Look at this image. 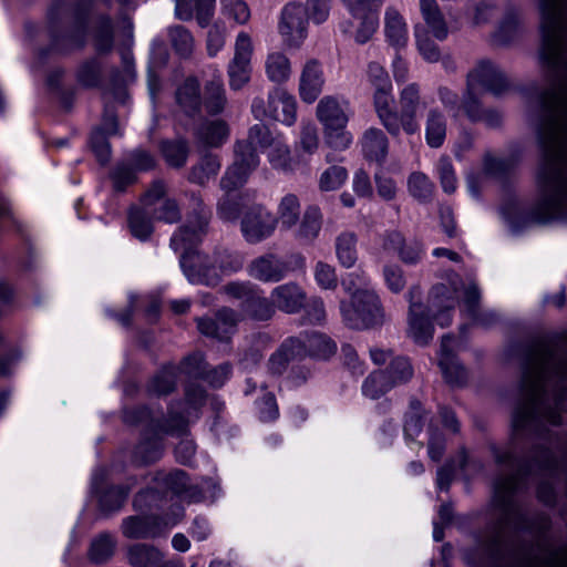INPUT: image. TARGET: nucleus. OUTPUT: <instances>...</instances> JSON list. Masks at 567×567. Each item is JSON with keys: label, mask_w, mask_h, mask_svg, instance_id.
Listing matches in <instances>:
<instances>
[{"label": "nucleus", "mask_w": 567, "mask_h": 567, "mask_svg": "<svg viewBox=\"0 0 567 567\" xmlns=\"http://www.w3.org/2000/svg\"><path fill=\"white\" fill-rule=\"evenodd\" d=\"M539 10L540 60L549 86L539 95L538 198L527 218L535 224H548L567 220V0H539Z\"/></svg>", "instance_id": "1"}, {"label": "nucleus", "mask_w": 567, "mask_h": 567, "mask_svg": "<svg viewBox=\"0 0 567 567\" xmlns=\"http://www.w3.org/2000/svg\"><path fill=\"white\" fill-rule=\"evenodd\" d=\"M185 196L189 199L186 220L173 234L171 247L176 252L183 251L179 264L192 284L216 286L220 281V276L215 257L195 249L208 233L212 210L205 205L198 192H185Z\"/></svg>", "instance_id": "2"}, {"label": "nucleus", "mask_w": 567, "mask_h": 567, "mask_svg": "<svg viewBox=\"0 0 567 567\" xmlns=\"http://www.w3.org/2000/svg\"><path fill=\"white\" fill-rule=\"evenodd\" d=\"M206 398L207 393L203 386L189 383L185 386V401L171 403L166 417H155L148 408L138 406L124 412V422L138 423L150 420V425L154 432L182 436L187 432V416L190 415L192 411L197 413L205 405Z\"/></svg>", "instance_id": "3"}, {"label": "nucleus", "mask_w": 567, "mask_h": 567, "mask_svg": "<svg viewBox=\"0 0 567 567\" xmlns=\"http://www.w3.org/2000/svg\"><path fill=\"white\" fill-rule=\"evenodd\" d=\"M49 51L66 54L82 49L87 37V13L79 4L61 2L49 13Z\"/></svg>", "instance_id": "4"}, {"label": "nucleus", "mask_w": 567, "mask_h": 567, "mask_svg": "<svg viewBox=\"0 0 567 567\" xmlns=\"http://www.w3.org/2000/svg\"><path fill=\"white\" fill-rule=\"evenodd\" d=\"M392 103H386V112L391 118L378 117L388 133L394 137L399 136L401 131L408 135L417 133L420 131L417 112L424 106L420 85L417 83H410L400 91L399 112L393 109Z\"/></svg>", "instance_id": "5"}, {"label": "nucleus", "mask_w": 567, "mask_h": 567, "mask_svg": "<svg viewBox=\"0 0 567 567\" xmlns=\"http://www.w3.org/2000/svg\"><path fill=\"white\" fill-rule=\"evenodd\" d=\"M340 311L344 323L351 329H369L384 321L380 298L372 290H357L351 301L340 302Z\"/></svg>", "instance_id": "6"}, {"label": "nucleus", "mask_w": 567, "mask_h": 567, "mask_svg": "<svg viewBox=\"0 0 567 567\" xmlns=\"http://www.w3.org/2000/svg\"><path fill=\"white\" fill-rule=\"evenodd\" d=\"M223 291L235 299L241 300V312L255 321H268L276 311L271 298L250 281H230L223 287Z\"/></svg>", "instance_id": "7"}, {"label": "nucleus", "mask_w": 567, "mask_h": 567, "mask_svg": "<svg viewBox=\"0 0 567 567\" xmlns=\"http://www.w3.org/2000/svg\"><path fill=\"white\" fill-rule=\"evenodd\" d=\"M462 287V279L453 275L431 288L426 307L441 327H447L452 322L451 312L458 302Z\"/></svg>", "instance_id": "8"}, {"label": "nucleus", "mask_w": 567, "mask_h": 567, "mask_svg": "<svg viewBox=\"0 0 567 567\" xmlns=\"http://www.w3.org/2000/svg\"><path fill=\"white\" fill-rule=\"evenodd\" d=\"M277 229V218L265 205L254 204L247 207L240 220V231L250 245L270 238Z\"/></svg>", "instance_id": "9"}, {"label": "nucleus", "mask_w": 567, "mask_h": 567, "mask_svg": "<svg viewBox=\"0 0 567 567\" xmlns=\"http://www.w3.org/2000/svg\"><path fill=\"white\" fill-rule=\"evenodd\" d=\"M309 14L307 8L297 1L285 4L278 23V31L285 44L298 48L308 34Z\"/></svg>", "instance_id": "10"}, {"label": "nucleus", "mask_w": 567, "mask_h": 567, "mask_svg": "<svg viewBox=\"0 0 567 567\" xmlns=\"http://www.w3.org/2000/svg\"><path fill=\"white\" fill-rule=\"evenodd\" d=\"M258 165L259 157L256 150L244 141L237 142L235 145V161L220 178V188L225 192L237 189Z\"/></svg>", "instance_id": "11"}, {"label": "nucleus", "mask_w": 567, "mask_h": 567, "mask_svg": "<svg viewBox=\"0 0 567 567\" xmlns=\"http://www.w3.org/2000/svg\"><path fill=\"white\" fill-rule=\"evenodd\" d=\"M252 52L251 38L246 32H240L236 38L234 58L227 65V75L231 90L239 91L249 83L252 72Z\"/></svg>", "instance_id": "12"}, {"label": "nucleus", "mask_w": 567, "mask_h": 567, "mask_svg": "<svg viewBox=\"0 0 567 567\" xmlns=\"http://www.w3.org/2000/svg\"><path fill=\"white\" fill-rule=\"evenodd\" d=\"M466 85L475 90L483 87L495 96H502L511 90L507 75L489 60L477 62L467 73Z\"/></svg>", "instance_id": "13"}, {"label": "nucleus", "mask_w": 567, "mask_h": 567, "mask_svg": "<svg viewBox=\"0 0 567 567\" xmlns=\"http://www.w3.org/2000/svg\"><path fill=\"white\" fill-rule=\"evenodd\" d=\"M183 514L179 513L178 516ZM179 517L171 519L155 514L132 515L122 520L121 530L128 539H151L161 536L169 526L175 525Z\"/></svg>", "instance_id": "14"}, {"label": "nucleus", "mask_w": 567, "mask_h": 567, "mask_svg": "<svg viewBox=\"0 0 567 567\" xmlns=\"http://www.w3.org/2000/svg\"><path fill=\"white\" fill-rule=\"evenodd\" d=\"M421 289L419 286L410 288L408 298L409 307V332L412 339L419 344H426L433 338V326L427 307L421 302Z\"/></svg>", "instance_id": "15"}, {"label": "nucleus", "mask_w": 567, "mask_h": 567, "mask_svg": "<svg viewBox=\"0 0 567 567\" xmlns=\"http://www.w3.org/2000/svg\"><path fill=\"white\" fill-rule=\"evenodd\" d=\"M288 271L287 262L272 252L254 258L247 266L248 276L265 284L281 281Z\"/></svg>", "instance_id": "16"}, {"label": "nucleus", "mask_w": 567, "mask_h": 567, "mask_svg": "<svg viewBox=\"0 0 567 567\" xmlns=\"http://www.w3.org/2000/svg\"><path fill=\"white\" fill-rule=\"evenodd\" d=\"M368 82L374 87L373 105L378 117H390L386 103L393 102L392 83L386 70L378 62H370L367 69Z\"/></svg>", "instance_id": "17"}, {"label": "nucleus", "mask_w": 567, "mask_h": 567, "mask_svg": "<svg viewBox=\"0 0 567 567\" xmlns=\"http://www.w3.org/2000/svg\"><path fill=\"white\" fill-rule=\"evenodd\" d=\"M126 560L131 567H184L181 559H167L157 547L145 543L128 546Z\"/></svg>", "instance_id": "18"}, {"label": "nucleus", "mask_w": 567, "mask_h": 567, "mask_svg": "<svg viewBox=\"0 0 567 567\" xmlns=\"http://www.w3.org/2000/svg\"><path fill=\"white\" fill-rule=\"evenodd\" d=\"M270 298L275 311L279 310L287 315L299 313L307 305V292L297 282L289 281L272 288Z\"/></svg>", "instance_id": "19"}, {"label": "nucleus", "mask_w": 567, "mask_h": 567, "mask_svg": "<svg viewBox=\"0 0 567 567\" xmlns=\"http://www.w3.org/2000/svg\"><path fill=\"white\" fill-rule=\"evenodd\" d=\"M239 320L237 311L225 307L217 311L214 319L198 318L197 328L200 333L207 337L226 341L236 331Z\"/></svg>", "instance_id": "20"}, {"label": "nucleus", "mask_w": 567, "mask_h": 567, "mask_svg": "<svg viewBox=\"0 0 567 567\" xmlns=\"http://www.w3.org/2000/svg\"><path fill=\"white\" fill-rule=\"evenodd\" d=\"M455 339L443 336L441 340L439 365L444 380L452 386H463L467 382V372L454 354Z\"/></svg>", "instance_id": "21"}, {"label": "nucleus", "mask_w": 567, "mask_h": 567, "mask_svg": "<svg viewBox=\"0 0 567 567\" xmlns=\"http://www.w3.org/2000/svg\"><path fill=\"white\" fill-rule=\"evenodd\" d=\"M105 470H99L93 475L92 486L93 489L99 494V507L103 513L110 514L120 511L131 491L136 484V480H130L127 485L110 486L103 491H100V482L104 478Z\"/></svg>", "instance_id": "22"}, {"label": "nucleus", "mask_w": 567, "mask_h": 567, "mask_svg": "<svg viewBox=\"0 0 567 567\" xmlns=\"http://www.w3.org/2000/svg\"><path fill=\"white\" fill-rule=\"evenodd\" d=\"M324 75L317 60L305 63L299 79V95L305 103H313L322 92Z\"/></svg>", "instance_id": "23"}, {"label": "nucleus", "mask_w": 567, "mask_h": 567, "mask_svg": "<svg viewBox=\"0 0 567 567\" xmlns=\"http://www.w3.org/2000/svg\"><path fill=\"white\" fill-rule=\"evenodd\" d=\"M269 117L286 125H292L297 120V102L286 90L275 87L268 94Z\"/></svg>", "instance_id": "24"}, {"label": "nucleus", "mask_w": 567, "mask_h": 567, "mask_svg": "<svg viewBox=\"0 0 567 567\" xmlns=\"http://www.w3.org/2000/svg\"><path fill=\"white\" fill-rule=\"evenodd\" d=\"M216 0H175V14L179 20L189 21L194 17L202 28L209 25Z\"/></svg>", "instance_id": "25"}, {"label": "nucleus", "mask_w": 567, "mask_h": 567, "mask_svg": "<svg viewBox=\"0 0 567 567\" xmlns=\"http://www.w3.org/2000/svg\"><path fill=\"white\" fill-rule=\"evenodd\" d=\"M364 158L383 165L389 153V140L385 133L378 127L368 128L360 141Z\"/></svg>", "instance_id": "26"}, {"label": "nucleus", "mask_w": 567, "mask_h": 567, "mask_svg": "<svg viewBox=\"0 0 567 567\" xmlns=\"http://www.w3.org/2000/svg\"><path fill=\"white\" fill-rule=\"evenodd\" d=\"M347 107V102H340L334 96H324L317 105V118L324 128L332 126H347L349 121Z\"/></svg>", "instance_id": "27"}, {"label": "nucleus", "mask_w": 567, "mask_h": 567, "mask_svg": "<svg viewBox=\"0 0 567 567\" xmlns=\"http://www.w3.org/2000/svg\"><path fill=\"white\" fill-rule=\"evenodd\" d=\"M384 34L386 42L395 49L405 48L409 40L408 24L394 7H388L384 13Z\"/></svg>", "instance_id": "28"}, {"label": "nucleus", "mask_w": 567, "mask_h": 567, "mask_svg": "<svg viewBox=\"0 0 567 567\" xmlns=\"http://www.w3.org/2000/svg\"><path fill=\"white\" fill-rule=\"evenodd\" d=\"M419 4L422 19L429 31L439 41H444L449 35V27L436 0H419Z\"/></svg>", "instance_id": "29"}, {"label": "nucleus", "mask_w": 567, "mask_h": 567, "mask_svg": "<svg viewBox=\"0 0 567 567\" xmlns=\"http://www.w3.org/2000/svg\"><path fill=\"white\" fill-rule=\"evenodd\" d=\"M447 131L445 115L439 107H432L426 113L425 118V141L432 148H439L443 145Z\"/></svg>", "instance_id": "30"}, {"label": "nucleus", "mask_w": 567, "mask_h": 567, "mask_svg": "<svg viewBox=\"0 0 567 567\" xmlns=\"http://www.w3.org/2000/svg\"><path fill=\"white\" fill-rule=\"evenodd\" d=\"M176 101L186 114H197L202 105L199 82L187 78L176 91Z\"/></svg>", "instance_id": "31"}, {"label": "nucleus", "mask_w": 567, "mask_h": 567, "mask_svg": "<svg viewBox=\"0 0 567 567\" xmlns=\"http://www.w3.org/2000/svg\"><path fill=\"white\" fill-rule=\"evenodd\" d=\"M220 167L221 163L217 155L206 154L190 167L187 179L189 183L205 186L218 174Z\"/></svg>", "instance_id": "32"}, {"label": "nucleus", "mask_w": 567, "mask_h": 567, "mask_svg": "<svg viewBox=\"0 0 567 567\" xmlns=\"http://www.w3.org/2000/svg\"><path fill=\"white\" fill-rule=\"evenodd\" d=\"M357 245L358 236L353 231L344 230L336 237V256L341 266L351 268L355 265L358 260Z\"/></svg>", "instance_id": "33"}, {"label": "nucleus", "mask_w": 567, "mask_h": 567, "mask_svg": "<svg viewBox=\"0 0 567 567\" xmlns=\"http://www.w3.org/2000/svg\"><path fill=\"white\" fill-rule=\"evenodd\" d=\"M227 103L226 91L220 74L205 84L203 104L209 114H218L224 111Z\"/></svg>", "instance_id": "34"}, {"label": "nucleus", "mask_w": 567, "mask_h": 567, "mask_svg": "<svg viewBox=\"0 0 567 567\" xmlns=\"http://www.w3.org/2000/svg\"><path fill=\"white\" fill-rule=\"evenodd\" d=\"M301 205L298 196L288 193L282 196L277 206V225L280 223L284 229H291L300 219Z\"/></svg>", "instance_id": "35"}, {"label": "nucleus", "mask_w": 567, "mask_h": 567, "mask_svg": "<svg viewBox=\"0 0 567 567\" xmlns=\"http://www.w3.org/2000/svg\"><path fill=\"white\" fill-rule=\"evenodd\" d=\"M137 424H145L147 429L156 435L153 439H146L136 445L134 450V461L140 464H151L158 461L163 453V444L159 437L161 433H156L150 425V420H144Z\"/></svg>", "instance_id": "36"}, {"label": "nucleus", "mask_w": 567, "mask_h": 567, "mask_svg": "<svg viewBox=\"0 0 567 567\" xmlns=\"http://www.w3.org/2000/svg\"><path fill=\"white\" fill-rule=\"evenodd\" d=\"M75 79L82 87H99L103 80V68L101 61L96 58H90L82 61L75 70Z\"/></svg>", "instance_id": "37"}, {"label": "nucleus", "mask_w": 567, "mask_h": 567, "mask_svg": "<svg viewBox=\"0 0 567 567\" xmlns=\"http://www.w3.org/2000/svg\"><path fill=\"white\" fill-rule=\"evenodd\" d=\"M228 135V125L223 120L204 122L197 130L198 140L210 147L223 145L227 141Z\"/></svg>", "instance_id": "38"}, {"label": "nucleus", "mask_w": 567, "mask_h": 567, "mask_svg": "<svg viewBox=\"0 0 567 567\" xmlns=\"http://www.w3.org/2000/svg\"><path fill=\"white\" fill-rule=\"evenodd\" d=\"M267 78L275 83H285L291 75V63L282 52H271L265 61Z\"/></svg>", "instance_id": "39"}, {"label": "nucleus", "mask_w": 567, "mask_h": 567, "mask_svg": "<svg viewBox=\"0 0 567 567\" xmlns=\"http://www.w3.org/2000/svg\"><path fill=\"white\" fill-rule=\"evenodd\" d=\"M178 375L177 365L166 364L153 377L148 390L158 396L168 395L176 389Z\"/></svg>", "instance_id": "40"}, {"label": "nucleus", "mask_w": 567, "mask_h": 567, "mask_svg": "<svg viewBox=\"0 0 567 567\" xmlns=\"http://www.w3.org/2000/svg\"><path fill=\"white\" fill-rule=\"evenodd\" d=\"M322 226V214L318 206H308L297 230V238L305 243H312L319 235Z\"/></svg>", "instance_id": "41"}, {"label": "nucleus", "mask_w": 567, "mask_h": 567, "mask_svg": "<svg viewBox=\"0 0 567 567\" xmlns=\"http://www.w3.org/2000/svg\"><path fill=\"white\" fill-rule=\"evenodd\" d=\"M188 481L187 474L182 470L171 472L158 471L153 477V482L165 492V495L171 492L174 495L182 496Z\"/></svg>", "instance_id": "42"}, {"label": "nucleus", "mask_w": 567, "mask_h": 567, "mask_svg": "<svg viewBox=\"0 0 567 567\" xmlns=\"http://www.w3.org/2000/svg\"><path fill=\"white\" fill-rule=\"evenodd\" d=\"M127 223L131 234L140 240L148 239L154 230L152 218L146 208L132 207L128 212Z\"/></svg>", "instance_id": "43"}, {"label": "nucleus", "mask_w": 567, "mask_h": 567, "mask_svg": "<svg viewBox=\"0 0 567 567\" xmlns=\"http://www.w3.org/2000/svg\"><path fill=\"white\" fill-rule=\"evenodd\" d=\"M481 293L476 285L472 284L464 291V307L468 316L482 326H489L496 320V316L492 312L483 313L480 310Z\"/></svg>", "instance_id": "44"}, {"label": "nucleus", "mask_w": 567, "mask_h": 567, "mask_svg": "<svg viewBox=\"0 0 567 567\" xmlns=\"http://www.w3.org/2000/svg\"><path fill=\"white\" fill-rule=\"evenodd\" d=\"M435 186L422 172H413L408 178V190L410 195L421 204L432 200Z\"/></svg>", "instance_id": "45"}, {"label": "nucleus", "mask_w": 567, "mask_h": 567, "mask_svg": "<svg viewBox=\"0 0 567 567\" xmlns=\"http://www.w3.org/2000/svg\"><path fill=\"white\" fill-rule=\"evenodd\" d=\"M94 48L97 53H109L113 49V22L109 16H100L94 28Z\"/></svg>", "instance_id": "46"}, {"label": "nucleus", "mask_w": 567, "mask_h": 567, "mask_svg": "<svg viewBox=\"0 0 567 567\" xmlns=\"http://www.w3.org/2000/svg\"><path fill=\"white\" fill-rule=\"evenodd\" d=\"M306 334L308 355L319 359H329L336 353L337 344L328 336L317 331L307 332Z\"/></svg>", "instance_id": "47"}, {"label": "nucleus", "mask_w": 567, "mask_h": 567, "mask_svg": "<svg viewBox=\"0 0 567 567\" xmlns=\"http://www.w3.org/2000/svg\"><path fill=\"white\" fill-rule=\"evenodd\" d=\"M393 389L383 370L371 372L362 383V394L371 400H377Z\"/></svg>", "instance_id": "48"}, {"label": "nucleus", "mask_w": 567, "mask_h": 567, "mask_svg": "<svg viewBox=\"0 0 567 567\" xmlns=\"http://www.w3.org/2000/svg\"><path fill=\"white\" fill-rule=\"evenodd\" d=\"M165 502V492L154 483V486L145 488L135 495L133 506L138 512H151L161 508Z\"/></svg>", "instance_id": "49"}, {"label": "nucleus", "mask_w": 567, "mask_h": 567, "mask_svg": "<svg viewBox=\"0 0 567 567\" xmlns=\"http://www.w3.org/2000/svg\"><path fill=\"white\" fill-rule=\"evenodd\" d=\"M520 33L519 19L516 13H508L497 30L493 33L492 40L496 45H507L515 41Z\"/></svg>", "instance_id": "50"}, {"label": "nucleus", "mask_w": 567, "mask_h": 567, "mask_svg": "<svg viewBox=\"0 0 567 567\" xmlns=\"http://www.w3.org/2000/svg\"><path fill=\"white\" fill-rule=\"evenodd\" d=\"M116 542L109 533L100 534L92 540L89 556L95 564L107 561L114 554Z\"/></svg>", "instance_id": "51"}, {"label": "nucleus", "mask_w": 567, "mask_h": 567, "mask_svg": "<svg viewBox=\"0 0 567 567\" xmlns=\"http://www.w3.org/2000/svg\"><path fill=\"white\" fill-rule=\"evenodd\" d=\"M383 371L386 373L389 381L393 383V388L409 382L414 374L413 367L406 357L393 358Z\"/></svg>", "instance_id": "52"}, {"label": "nucleus", "mask_w": 567, "mask_h": 567, "mask_svg": "<svg viewBox=\"0 0 567 567\" xmlns=\"http://www.w3.org/2000/svg\"><path fill=\"white\" fill-rule=\"evenodd\" d=\"M496 10L495 0L471 1L466 4V14L475 27L489 22Z\"/></svg>", "instance_id": "53"}, {"label": "nucleus", "mask_w": 567, "mask_h": 567, "mask_svg": "<svg viewBox=\"0 0 567 567\" xmlns=\"http://www.w3.org/2000/svg\"><path fill=\"white\" fill-rule=\"evenodd\" d=\"M162 152L169 166L181 168L187 162L189 148L185 141H168L162 144Z\"/></svg>", "instance_id": "54"}, {"label": "nucleus", "mask_w": 567, "mask_h": 567, "mask_svg": "<svg viewBox=\"0 0 567 567\" xmlns=\"http://www.w3.org/2000/svg\"><path fill=\"white\" fill-rule=\"evenodd\" d=\"M214 257L217 271L224 275L238 272L245 265V256L239 251L223 249L216 251Z\"/></svg>", "instance_id": "55"}, {"label": "nucleus", "mask_w": 567, "mask_h": 567, "mask_svg": "<svg viewBox=\"0 0 567 567\" xmlns=\"http://www.w3.org/2000/svg\"><path fill=\"white\" fill-rule=\"evenodd\" d=\"M414 34L416 47L423 59L430 63H435L441 58V52L436 43L430 38L429 31L424 25H415Z\"/></svg>", "instance_id": "56"}, {"label": "nucleus", "mask_w": 567, "mask_h": 567, "mask_svg": "<svg viewBox=\"0 0 567 567\" xmlns=\"http://www.w3.org/2000/svg\"><path fill=\"white\" fill-rule=\"evenodd\" d=\"M168 35L176 53L182 58L190 56L194 50V38L183 25H173L168 29Z\"/></svg>", "instance_id": "57"}, {"label": "nucleus", "mask_w": 567, "mask_h": 567, "mask_svg": "<svg viewBox=\"0 0 567 567\" xmlns=\"http://www.w3.org/2000/svg\"><path fill=\"white\" fill-rule=\"evenodd\" d=\"M268 161L272 168L289 172L291 171V157L289 147L278 137L270 146Z\"/></svg>", "instance_id": "58"}, {"label": "nucleus", "mask_w": 567, "mask_h": 567, "mask_svg": "<svg viewBox=\"0 0 567 567\" xmlns=\"http://www.w3.org/2000/svg\"><path fill=\"white\" fill-rule=\"evenodd\" d=\"M517 165V158L509 157H494L487 155L484 158V171L495 177H503L509 174Z\"/></svg>", "instance_id": "59"}, {"label": "nucleus", "mask_w": 567, "mask_h": 567, "mask_svg": "<svg viewBox=\"0 0 567 567\" xmlns=\"http://www.w3.org/2000/svg\"><path fill=\"white\" fill-rule=\"evenodd\" d=\"M278 137H274L270 130L262 123L252 125L248 131L247 144H250L255 150L270 147Z\"/></svg>", "instance_id": "60"}, {"label": "nucleus", "mask_w": 567, "mask_h": 567, "mask_svg": "<svg viewBox=\"0 0 567 567\" xmlns=\"http://www.w3.org/2000/svg\"><path fill=\"white\" fill-rule=\"evenodd\" d=\"M156 220L167 224L178 223L182 218V212L178 203L174 198H164L157 207L153 209Z\"/></svg>", "instance_id": "61"}, {"label": "nucleus", "mask_w": 567, "mask_h": 567, "mask_svg": "<svg viewBox=\"0 0 567 567\" xmlns=\"http://www.w3.org/2000/svg\"><path fill=\"white\" fill-rule=\"evenodd\" d=\"M348 172L342 166H331L320 176L319 187L321 190L330 192L338 189L346 182Z\"/></svg>", "instance_id": "62"}, {"label": "nucleus", "mask_w": 567, "mask_h": 567, "mask_svg": "<svg viewBox=\"0 0 567 567\" xmlns=\"http://www.w3.org/2000/svg\"><path fill=\"white\" fill-rule=\"evenodd\" d=\"M207 364L204 360V357L199 352H195L193 354L187 355L181 362L178 367L179 373H184L189 378L203 379L205 377V370Z\"/></svg>", "instance_id": "63"}, {"label": "nucleus", "mask_w": 567, "mask_h": 567, "mask_svg": "<svg viewBox=\"0 0 567 567\" xmlns=\"http://www.w3.org/2000/svg\"><path fill=\"white\" fill-rule=\"evenodd\" d=\"M437 173L443 190L452 194L456 190L457 179L451 159L442 156L437 163Z\"/></svg>", "instance_id": "64"}]
</instances>
